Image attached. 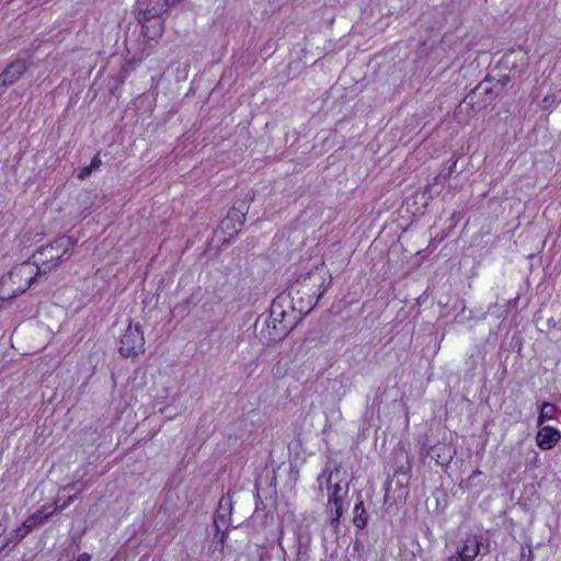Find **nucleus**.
<instances>
[{
  "label": "nucleus",
  "instance_id": "nucleus-1",
  "mask_svg": "<svg viewBox=\"0 0 561 561\" xmlns=\"http://www.w3.org/2000/svg\"><path fill=\"white\" fill-rule=\"evenodd\" d=\"M301 319V312L294 307L290 293L283 291L273 299L270 316L259 317L254 327L257 329L261 325L259 339L263 345L270 346L285 339Z\"/></svg>",
  "mask_w": 561,
  "mask_h": 561
},
{
  "label": "nucleus",
  "instance_id": "nucleus-4",
  "mask_svg": "<svg viewBox=\"0 0 561 561\" xmlns=\"http://www.w3.org/2000/svg\"><path fill=\"white\" fill-rule=\"evenodd\" d=\"M249 205L245 201H238L229 209L227 216L220 221V230L228 236V240L234 238L242 229Z\"/></svg>",
  "mask_w": 561,
  "mask_h": 561
},
{
  "label": "nucleus",
  "instance_id": "nucleus-18",
  "mask_svg": "<svg viewBox=\"0 0 561 561\" xmlns=\"http://www.w3.org/2000/svg\"><path fill=\"white\" fill-rule=\"evenodd\" d=\"M330 524L336 528L340 525V518L343 515V505L330 507Z\"/></svg>",
  "mask_w": 561,
  "mask_h": 561
},
{
  "label": "nucleus",
  "instance_id": "nucleus-23",
  "mask_svg": "<svg viewBox=\"0 0 561 561\" xmlns=\"http://www.w3.org/2000/svg\"><path fill=\"white\" fill-rule=\"evenodd\" d=\"M92 172H93V170L89 165L84 167L83 169H81L79 178L84 179V178L89 176Z\"/></svg>",
  "mask_w": 561,
  "mask_h": 561
},
{
  "label": "nucleus",
  "instance_id": "nucleus-14",
  "mask_svg": "<svg viewBox=\"0 0 561 561\" xmlns=\"http://www.w3.org/2000/svg\"><path fill=\"white\" fill-rule=\"evenodd\" d=\"M341 472V463H336L332 461H328L327 467L322 470L321 474L318 477V482L321 484L322 480L327 482L328 491L331 490V480L334 476H337Z\"/></svg>",
  "mask_w": 561,
  "mask_h": 561
},
{
  "label": "nucleus",
  "instance_id": "nucleus-11",
  "mask_svg": "<svg viewBox=\"0 0 561 561\" xmlns=\"http://www.w3.org/2000/svg\"><path fill=\"white\" fill-rule=\"evenodd\" d=\"M481 541L477 536H468L462 547L457 551L456 556L460 561H473L480 553Z\"/></svg>",
  "mask_w": 561,
  "mask_h": 561
},
{
  "label": "nucleus",
  "instance_id": "nucleus-19",
  "mask_svg": "<svg viewBox=\"0 0 561 561\" xmlns=\"http://www.w3.org/2000/svg\"><path fill=\"white\" fill-rule=\"evenodd\" d=\"M347 491H348V485L346 484V488L343 489L340 483H335V484H331V490L329 491L330 494H329V499H333V497H339L341 495H346L347 494Z\"/></svg>",
  "mask_w": 561,
  "mask_h": 561
},
{
  "label": "nucleus",
  "instance_id": "nucleus-2",
  "mask_svg": "<svg viewBox=\"0 0 561 561\" xmlns=\"http://www.w3.org/2000/svg\"><path fill=\"white\" fill-rule=\"evenodd\" d=\"M77 240L69 236H60L49 243L41 247L33 254L38 274H47L68 261L75 250Z\"/></svg>",
  "mask_w": 561,
  "mask_h": 561
},
{
  "label": "nucleus",
  "instance_id": "nucleus-3",
  "mask_svg": "<svg viewBox=\"0 0 561 561\" xmlns=\"http://www.w3.org/2000/svg\"><path fill=\"white\" fill-rule=\"evenodd\" d=\"M513 75H500L497 78L488 75L474 89H472L462 100L461 105L480 111L489 103L495 100L507 84L515 80Z\"/></svg>",
  "mask_w": 561,
  "mask_h": 561
},
{
  "label": "nucleus",
  "instance_id": "nucleus-21",
  "mask_svg": "<svg viewBox=\"0 0 561 561\" xmlns=\"http://www.w3.org/2000/svg\"><path fill=\"white\" fill-rule=\"evenodd\" d=\"M531 560H533V551L529 549L528 552L526 553V551L524 549H522L520 561H531Z\"/></svg>",
  "mask_w": 561,
  "mask_h": 561
},
{
  "label": "nucleus",
  "instance_id": "nucleus-26",
  "mask_svg": "<svg viewBox=\"0 0 561 561\" xmlns=\"http://www.w3.org/2000/svg\"><path fill=\"white\" fill-rule=\"evenodd\" d=\"M38 272L34 275V276H31L27 280V287H31L35 282H36V278L38 276Z\"/></svg>",
  "mask_w": 561,
  "mask_h": 561
},
{
  "label": "nucleus",
  "instance_id": "nucleus-7",
  "mask_svg": "<svg viewBox=\"0 0 561 561\" xmlns=\"http://www.w3.org/2000/svg\"><path fill=\"white\" fill-rule=\"evenodd\" d=\"M146 11L147 13H137V20L141 24V34L148 39H157L163 34L161 8Z\"/></svg>",
  "mask_w": 561,
  "mask_h": 561
},
{
  "label": "nucleus",
  "instance_id": "nucleus-29",
  "mask_svg": "<svg viewBox=\"0 0 561 561\" xmlns=\"http://www.w3.org/2000/svg\"><path fill=\"white\" fill-rule=\"evenodd\" d=\"M480 473H481L480 470H476V471H473L472 477H477Z\"/></svg>",
  "mask_w": 561,
  "mask_h": 561
},
{
  "label": "nucleus",
  "instance_id": "nucleus-25",
  "mask_svg": "<svg viewBox=\"0 0 561 561\" xmlns=\"http://www.w3.org/2000/svg\"><path fill=\"white\" fill-rule=\"evenodd\" d=\"M90 560H91L90 554H88V553H85V552H84V553H81V554L77 558V560H76V561H90Z\"/></svg>",
  "mask_w": 561,
  "mask_h": 561
},
{
  "label": "nucleus",
  "instance_id": "nucleus-15",
  "mask_svg": "<svg viewBox=\"0 0 561 561\" xmlns=\"http://www.w3.org/2000/svg\"><path fill=\"white\" fill-rule=\"evenodd\" d=\"M353 513H354V517H353L354 525L359 529H364L367 525L368 515L365 511L363 501H358L355 504Z\"/></svg>",
  "mask_w": 561,
  "mask_h": 561
},
{
  "label": "nucleus",
  "instance_id": "nucleus-24",
  "mask_svg": "<svg viewBox=\"0 0 561 561\" xmlns=\"http://www.w3.org/2000/svg\"><path fill=\"white\" fill-rule=\"evenodd\" d=\"M554 101V96H546L543 100H542V103H543V106L545 107H548L549 105L552 104V102Z\"/></svg>",
  "mask_w": 561,
  "mask_h": 561
},
{
  "label": "nucleus",
  "instance_id": "nucleus-13",
  "mask_svg": "<svg viewBox=\"0 0 561 561\" xmlns=\"http://www.w3.org/2000/svg\"><path fill=\"white\" fill-rule=\"evenodd\" d=\"M307 278H317L320 280L319 284V293L317 294V302L320 300V298L323 296V294L327 291V289L330 287L332 283V276L324 272L323 270L317 268L313 272H310L307 274V276L304 278V282L307 280Z\"/></svg>",
  "mask_w": 561,
  "mask_h": 561
},
{
  "label": "nucleus",
  "instance_id": "nucleus-20",
  "mask_svg": "<svg viewBox=\"0 0 561 561\" xmlns=\"http://www.w3.org/2000/svg\"><path fill=\"white\" fill-rule=\"evenodd\" d=\"M101 163H102V162H101V159H100V154L98 153V154H95V156L92 158V160H91V162H90L89 167H90L93 171H95L96 169H99V168H100Z\"/></svg>",
  "mask_w": 561,
  "mask_h": 561
},
{
  "label": "nucleus",
  "instance_id": "nucleus-16",
  "mask_svg": "<svg viewBox=\"0 0 561 561\" xmlns=\"http://www.w3.org/2000/svg\"><path fill=\"white\" fill-rule=\"evenodd\" d=\"M556 412V405L549 402H543L537 420V425L541 426L546 421L551 420Z\"/></svg>",
  "mask_w": 561,
  "mask_h": 561
},
{
  "label": "nucleus",
  "instance_id": "nucleus-27",
  "mask_svg": "<svg viewBox=\"0 0 561 561\" xmlns=\"http://www.w3.org/2000/svg\"><path fill=\"white\" fill-rule=\"evenodd\" d=\"M446 561H460V559L458 558V556L454 554L449 557Z\"/></svg>",
  "mask_w": 561,
  "mask_h": 561
},
{
  "label": "nucleus",
  "instance_id": "nucleus-12",
  "mask_svg": "<svg viewBox=\"0 0 561 561\" xmlns=\"http://www.w3.org/2000/svg\"><path fill=\"white\" fill-rule=\"evenodd\" d=\"M295 541L297 556L301 557L307 554L311 542V534L306 526L300 525L295 529Z\"/></svg>",
  "mask_w": 561,
  "mask_h": 561
},
{
  "label": "nucleus",
  "instance_id": "nucleus-17",
  "mask_svg": "<svg viewBox=\"0 0 561 561\" xmlns=\"http://www.w3.org/2000/svg\"><path fill=\"white\" fill-rule=\"evenodd\" d=\"M448 162L449 165L446 169H444L438 175L435 176L434 184L445 183L455 172L457 159L455 157H451Z\"/></svg>",
  "mask_w": 561,
  "mask_h": 561
},
{
  "label": "nucleus",
  "instance_id": "nucleus-22",
  "mask_svg": "<svg viewBox=\"0 0 561 561\" xmlns=\"http://www.w3.org/2000/svg\"><path fill=\"white\" fill-rule=\"evenodd\" d=\"M343 495L339 496V497H333V499H329V505L331 506H339V505H343Z\"/></svg>",
  "mask_w": 561,
  "mask_h": 561
},
{
  "label": "nucleus",
  "instance_id": "nucleus-5",
  "mask_svg": "<svg viewBox=\"0 0 561 561\" xmlns=\"http://www.w3.org/2000/svg\"><path fill=\"white\" fill-rule=\"evenodd\" d=\"M119 354L123 357H134L145 351V337L139 323H129L121 339Z\"/></svg>",
  "mask_w": 561,
  "mask_h": 561
},
{
  "label": "nucleus",
  "instance_id": "nucleus-10",
  "mask_svg": "<svg viewBox=\"0 0 561 561\" xmlns=\"http://www.w3.org/2000/svg\"><path fill=\"white\" fill-rule=\"evenodd\" d=\"M539 427L540 428L536 436L537 445L543 450L551 449L557 445V443L561 438L559 431L552 426L541 425Z\"/></svg>",
  "mask_w": 561,
  "mask_h": 561
},
{
  "label": "nucleus",
  "instance_id": "nucleus-8",
  "mask_svg": "<svg viewBox=\"0 0 561 561\" xmlns=\"http://www.w3.org/2000/svg\"><path fill=\"white\" fill-rule=\"evenodd\" d=\"M31 62L26 59L16 58L11 60L0 71V88L8 89L15 84L30 69Z\"/></svg>",
  "mask_w": 561,
  "mask_h": 561
},
{
  "label": "nucleus",
  "instance_id": "nucleus-6",
  "mask_svg": "<svg viewBox=\"0 0 561 561\" xmlns=\"http://www.w3.org/2000/svg\"><path fill=\"white\" fill-rule=\"evenodd\" d=\"M500 66L508 70L514 78H520L525 75L529 67L528 50L522 46L510 49L500 60Z\"/></svg>",
  "mask_w": 561,
  "mask_h": 561
},
{
  "label": "nucleus",
  "instance_id": "nucleus-28",
  "mask_svg": "<svg viewBox=\"0 0 561 561\" xmlns=\"http://www.w3.org/2000/svg\"><path fill=\"white\" fill-rule=\"evenodd\" d=\"M465 311H466V307L462 306L461 311L457 314V317H460L462 313H465Z\"/></svg>",
  "mask_w": 561,
  "mask_h": 561
},
{
  "label": "nucleus",
  "instance_id": "nucleus-9",
  "mask_svg": "<svg viewBox=\"0 0 561 561\" xmlns=\"http://www.w3.org/2000/svg\"><path fill=\"white\" fill-rule=\"evenodd\" d=\"M51 512H45V507H42L34 514L30 515L21 526L14 529L12 537L9 539L10 542L16 545L19 543L34 527L39 524H43L49 516Z\"/></svg>",
  "mask_w": 561,
  "mask_h": 561
}]
</instances>
